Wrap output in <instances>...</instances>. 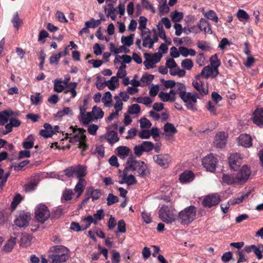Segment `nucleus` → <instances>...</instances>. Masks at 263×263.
I'll return each instance as SVG.
<instances>
[{"mask_svg":"<svg viewBox=\"0 0 263 263\" xmlns=\"http://www.w3.org/2000/svg\"><path fill=\"white\" fill-rule=\"evenodd\" d=\"M64 172L65 175L68 177H75L79 179V182L75 186L74 192L70 189H66L64 191L61 200L62 203L71 200L72 196H74L75 194L76 198H78L82 193V166L78 165L69 167L64 171Z\"/></svg>","mask_w":263,"mask_h":263,"instance_id":"obj_1","label":"nucleus"},{"mask_svg":"<svg viewBox=\"0 0 263 263\" xmlns=\"http://www.w3.org/2000/svg\"><path fill=\"white\" fill-rule=\"evenodd\" d=\"M174 88H175L177 94L179 95L181 100L186 103V106L188 109L194 111L197 110L195 107L198 98L197 93L187 92L185 85L180 83H177Z\"/></svg>","mask_w":263,"mask_h":263,"instance_id":"obj_2","label":"nucleus"},{"mask_svg":"<svg viewBox=\"0 0 263 263\" xmlns=\"http://www.w3.org/2000/svg\"><path fill=\"white\" fill-rule=\"evenodd\" d=\"M20 116L21 112L18 110H13L8 109L2 111L0 112V125H5L9 120V123L13 127H18L21 124V121L16 118Z\"/></svg>","mask_w":263,"mask_h":263,"instance_id":"obj_3","label":"nucleus"},{"mask_svg":"<svg viewBox=\"0 0 263 263\" xmlns=\"http://www.w3.org/2000/svg\"><path fill=\"white\" fill-rule=\"evenodd\" d=\"M126 164L127 166L125 169H129L133 171L137 170L138 175L141 177L144 178L149 173L147 165L143 161L129 157Z\"/></svg>","mask_w":263,"mask_h":263,"instance_id":"obj_4","label":"nucleus"},{"mask_svg":"<svg viewBox=\"0 0 263 263\" xmlns=\"http://www.w3.org/2000/svg\"><path fill=\"white\" fill-rule=\"evenodd\" d=\"M196 215V208L191 205L179 213L178 220L181 224L188 225L194 220Z\"/></svg>","mask_w":263,"mask_h":263,"instance_id":"obj_5","label":"nucleus"},{"mask_svg":"<svg viewBox=\"0 0 263 263\" xmlns=\"http://www.w3.org/2000/svg\"><path fill=\"white\" fill-rule=\"evenodd\" d=\"M174 211V209L171 205H163L159 211V217L163 222L171 223L176 219Z\"/></svg>","mask_w":263,"mask_h":263,"instance_id":"obj_6","label":"nucleus"},{"mask_svg":"<svg viewBox=\"0 0 263 263\" xmlns=\"http://www.w3.org/2000/svg\"><path fill=\"white\" fill-rule=\"evenodd\" d=\"M218 163L217 158L212 153L204 157L202 160V164L207 171L215 172Z\"/></svg>","mask_w":263,"mask_h":263,"instance_id":"obj_7","label":"nucleus"},{"mask_svg":"<svg viewBox=\"0 0 263 263\" xmlns=\"http://www.w3.org/2000/svg\"><path fill=\"white\" fill-rule=\"evenodd\" d=\"M50 215L49 209L44 204H41L36 207L35 210V217L36 220L41 222H44Z\"/></svg>","mask_w":263,"mask_h":263,"instance_id":"obj_8","label":"nucleus"},{"mask_svg":"<svg viewBox=\"0 0 263 263\" xmlns=\"http://www.w3.org/2000/svg\"><path fill=\"white\" fill-rule=\"evenodd\" d=\"M31 220V214L29 212L22 211L14 220V223L20 228L27 227Z\"/></svg>","mask_w":263,"mask_h":263,"instance_id":"obj_9","label":"nucleus"},{"mask_svg":"<svg viewBox=\"0 0 263 263\" xmlns=\"http://www.w3.org/2000/svg\"><path fill=\"white\" fill-rule=\"evenodd\" d=\"M70 128L72 129V136L70 138V142L78 145L80 148H82V128H77L71 126Z\"/></svg>","mask_w":263,"mask_h":263,"instance_id":"obj_10","label":"nucleus"},{"mask_svg":"<svg viewBox=\"0 0 263 263\" xmlns=\"http://www.w3.org/2000/svg\"><path fill=\"white\" fill-rule=\"evenodd\" d=\"M251 172L250 168L247 165L242 166L236 175L239 184H243L249 179Z\"/></svg>","mask_w":263,"mask_h":263,"instance_id":"obj_11","label":"nucleus"},{"mask_svg":"<svg viewBox=\"0 0 263 263\" xmlns=\"http://www.w3.org/2000/svg\"><path fill=\"white\" fill-rule=\"evenodd\" d=\"M220 201L219 196L217 194H212L206 196L202 202L204 207L210 208L217 205Z\"/></svg>","mask_w":263,"mask_h":263,"instance_id":"obj_12","label":"nucleus"},{"mask_svg":"<svg viewBox=\"0 0 263 263\" xmlns=\"http://www.w3.org/2000/svg\"><path fill=\"white\" fill-rule=\"evenodd\" d=\"M242 163V157L239 153H232L229 158V164L232 170L236 171Z\"/></svg>","mask_w":263,"mask_h":263,"instance_id":"obj_13","label":"nucleus"},{"mask_svg":"<svg viewBox=\"0 0 263 263\" xmlns=\"http://www.w3.org/2000/svg\"><path fill=\"white\" fill-rule=\"evenodd\" d=\"M153 159L156 163L163 168H167L171 161V158L168 154L154 155Z\"/></svg>","mask_w":263,"mask_h":263,"instance_id":"obj_14","label":"nucleus"},{"mask_svg":"<svg viewBox=\"0 0 263 263\" xmlns=\"http://www.w3.org/2000/svg\"><path fill=\"white\" fill-rule=\"evenodd\" d=\"M228 134L226 132H219L215 137L214 145L217 148H222L226 144Z\"/></svg>","mask_w":263,"mask_h":263,"instance_id":"obj_15","label":"nucleus"},{"mask_svg":"<svg viewBox=\"0 0 263 263\" xmlns=\"http://www.w3.org/2000/svg\"><path fill=\"white\" fill-rule=\"evenodd\" d=\"M102 195V193L99 189H94L92 187L87 189L85 198L83 199V202L87 201L89 198H92L93 201L98 200Z\"/></svg>","mask_w":263,"mask_h":263,"instance_id":"obj_16","label":"nucleus"},{"mask_svg":"<svg viewBox=\"0 0 263 263\" xmlns=\"http://www.w3.org/2000/svg\"><path fill=\"white\" fill-rule=\"evenodd\" d=\"M253 122L263 128V108H257L255 110L253 114Z\"/></svg>","mask_w":263,"mask_h":263,"instance_id":"obj_17","label":"nucleus"},{"mask_svg":"<svg viewBox=\"0 0 263 263\" xmlns=\"http://www.w3.org/2000/svg\"><path fill=\"white\" fill-rule=\"evenodd\" d=\"M238 139V144L245 147H250L252 145L251 137L248 134H240Z\"/></svg>","mask_w":263,"mask_h":263,"instance_id":"obj_18","label":"nucleus"},{"mask_svg":"<svg viewBox=\"0 0 263 263\" xmlns=\"http://www.w3.org/2000/svg\"><path fill=\"white\" fill-rule=\"evenodd\" d=\"M222 183L227 185L239 184L236 175L223 174L222 177Z\"/></svg>","mask_w":263,"mask_h":263,"instance_id":"obj_19","label":"nucleus"},{"mask_svg":"<svg viewBox=\"0 0 263 263\" xmlns=\"http://www.w3.org/2000/svg\"><path fill=\"white\" fill-rule=\"evenodd\" d=\"M198 26L200 31H203L205 33H212L210 24L207 20L201 18L198 24Z\"/></svg>","mask_w":263,"mask_h":263,"instance_id":"obj_20","label":"nucleus"},{"mask_svg":"<svg viewBox=\"0 0 263 263\" xmlns=\"http://www.w3.org/2000/svg\"><path fill=\"white\" fill-rule=\"evenodd\" d=\"M194 174L191 171H186L182 173L179 177V180L183 183H187L194 180Z\"/></svg>","mask_w":263,"mask_h":263,"instance_id":"obj_21","label":"nucleus"},{"mask_svg":"<svg viewBox=\"0 0 263 263\" xmlns=\"http://www.w3.org/2000/svg\"><path fill=\"white\" fill-rule=\"evenodd\" d=\"M164 131L166 133L165 136L167 139L177 133V129L174 125L170 123H166L164 126Z\"/></svg>","mask_w":263,"mask_h":263,"instance_id":"obj_22","label":"nucleus"},{"mask_svg":"<svg viewBox=\"0 0 263 263\" xmlns=\"http://www.w3.org/2000/svg\"><path fill=\"white\" fill-rule=\"evenodd\" d=\"M105 137L108 143L111 145H112L119 140V138L118 136L117 132L113 130L108 132Z\"/></svg>","mask_w":263,"mask_h":263,"instance_id":"obj_23","label":"nucleus"},{"mask_svg":"<svg viewBox=\"0 0 263 263\" xmlns=\"http://www.w3.org/2000/svg\"><path fill=\"white\" fill-rule=\"evenodd\" d=\"M117 155L121 158L127 157L130 151L129 148L125 146H120L116 148Z\"/></svg>","mask_w":263,"mask_h":263,"instance_id":"obj_24","label":"nucleus"},{"mask_svg":"<svg viewBox=\"0 0 263 263\" xmlns=\"http://www.w3.org/2000/svg\"><path fill=\"white\" fill-rule=\"evenodd\" d=\"M16 242V238L11 237L7 243L3 247V250L6 252H10L12 251Z\"/></svg>","mask_w":263,"mask_h":263,"instance_id":"obj_25","label":"nucleus"},{"mask_svg":"<svg viewBox=\"0 0 263 263\" xmlns=\"http://www.w3.org/2000/svg\"><path fill=\"white\" fill-rule=\"evenodd\" d=\"M101 24V20H96L93 18H91L89 21L85 22V24L86 28H83V32H86L87 28H96L98 27Z\"/></svg>","mask_w":263,"mask_h":263,"instance_id":"obj_26","label":"nucleus"},{"mask_svg":"<svg viewBox=\"0 0 263 263\" xmlns=\"http://www.w3.org/2000/svg\"><path fill=\"white\" fill-rule=\"evenodd\" d=\"M192 85L193 87L199 92L200 95H201V96L208 94V89L204 87L202 84H200L197 81H194L192 82Z\"/></svg>","mask_w":263,"mask_h":263,"instance_id":"obj_27","label":"nucleus"},{"mask_svg":"<svg viewBox=\"0 0 263 263\" xmlns=\"http://www.w3.org/2000/svg\"><path fill=\"white\" fill-rule=\"evenodd\" d=\"M125 170L123 171V180H124L125 183H127L128 185H132L137 183V180L133 175H127V173H125Z\"/></svg>","mask_w":263,"mask_h":263,"instance_id":"obj_28","label":"nucleus"},{"mask_svg":"<svg viewBox=\"0 0 263 263\" xmlns=\"http://www.w3.org/2000/svg\"><path fill=\"white\" fill-rule=\"evenodd\" d=\"M31 240V236L26 233H22L21 238L20 245L22 247H27L30 245Z\"/></svg>","mask_w":263,"mask_h":263,"instance_id":"obj_29","label":"nucleus"},{"mask_svg":"<svg viewBox=\"0 0 263 263\" xmlns=\"http://www.w3.org/2000/svg\"><path fill=\"white\" fill-rule=\"evenodd\" d=\"M154 79V76L153 74H148L147 73H145L143 74L141 79V86L144 87L147 84H148L151 82H152Z\"/></svg>","mask_w":263,"mask_h":263,"instance_id":"obj_30","label":"nucleus"},{"mask_svg":"<svg viewBox=\"0 0 263 263\" xmlns=\"http://www.w3.org/2000/svg\"><path fill=\"white\" fill-rule=\"evenodd\" d=\"M134 36V34H130L129 36H122L121 37V42L124 45L129 47L133 44Z\"/></svg>","mask_w":263,"mask_h":263,"instance_id":"obj_31","label":"nucleus"},{"mask_svg":"<svg viewBox=\"0 0 263 263\" xmlns=\"http://www.w3.org/2000/svg\"><path fill=\"white\" fill-rule=\"evenodd\" d=\"M91 113H92L93 115L94 119L96 120L102 118L104 116V112L102 111V109L97 106L93 107Z\"/></svg>","mask_w":263,"mask_h":263,"instance_id":"obj_32","label":"nucleus"},{"mask_svg":"<svg viewBox=\"0 0 263 263\" xmlns=\"http://www.w3.org/2000/svg\"><path fill=\"white\" fill-rule=\"evenodd\" d=\"M11 22L13 24V27L17 29H18L19 27L22 24V20L20 18L17 12H16L14 14L13 18L11 20Z\"/></svg>","mask_w":263,"mask_h":263,"instance_id":"obj_33","label":"nucleus"},{"mask_svg":"<svg viewBox=\"0 0 263 263\" xmlns=\"http://www.w3.org/2000/svg\"><path fill=\"white\" fill-rule=\"evenodd\" d=\"M142 46L145 48L151 49L153 47L154 42H152L151 35H146V36L142 38Z\"/></svg>","mask_w":263,"mask_h":263,"instance_id":"obj_34","label":"nucleus"},{"mask_svg":"<svg viewBox=\"0 0 263 263\" xmlns=\"http://www.w3.org/2000/svg\"><path fill=\"white\" fill-rule=\"evenodd\" d=\"M76 85L77 84L76 83H70L69 84L67 85L64 93H67L68 92H71V97L74 98L76 96V91L75 90Z\"/></svg>","mask_w":263,"mask_h":263,"instance_id":"obj_35","label":"nucleus"},{"mask_svg":"<svg viewBox=\"0 0 263 263\" xmlns=\"http://www.w3.org/2000/svg\"><path fill=\"white\" fill-rule=\"evenodd\" d=\"M102 101L105 106L109 107L112 101L111 93L109 91L106 92L103 96Z\"/></svg>","mask_w":263,"mask_h":263,"instance_id":"obj_36","label":"nucleus"},{"mask_svg":"<svg viewBox=\"0 0 263 263\" xmlns=\"http://www.w3.org/2000/svg\"><path fill=\"white\" fill-rule=\"evenodd\" d=\"M105 12L106 13L107 16H110L112 20H114L116 18L115 11L113 5L112 4H109L107 5L106 8H105Z\"/></svg>","mask_w":263,"mask_h":263,"instance_id":"obj_37","label":"nucleus"},{"mask_svg":"<svg viewBox=\"0 0 263 263\" xmlns=\"http://www.w3.org/2000/svg\"><path fill=\"white\" fill-rule=\"evenodd\" d=\"M204 16L208 19L211 20L215 23L218 21V17L214 11L210 10L204 13Z\"/></svg>","mask_w":263,"mask_h":263,"instance_id":"obj_38","label":"nucleus"},{"mask_svg":"<svg viewBox=\"0 0 263 263\" xmlns=\"http://www.w3.org/2000/svg\"><path fill=\"white\" fill-rule=\"evenodd\" d=\"M171 17L173 22H179L183 18V14L182 12L175 11L171 13Z\"/></svg>","mask_w":263,"mask_h":263,"instance_id":"obj_39","label":"nucleus"},{"mask_svg":"<svg viewBox=\"0 0 263 263\" xmlns=\"http://www.w3.org/2000/svg\"><path fill=\"white\" fill-rule=\"evenodd\" d=\"M32 136L30 135L28 136L26 139V140L28 141H25L23 142L22 146L24 148L28 149L32 148L34 146V142L32 140Z\"/></svg>","mask_w":263,"mask_h":263,"instance_id":"obj_40","label":"nucleus"},{"mask_svg":"<svg viewBox=\"0 0 263 263\" xmlns=\"http://www.w3.org/2000/svg\"><path fill=\"white\" fill-rule=\"evenodd\" d=\"M96 120L91 111L88 112L86 114L83 112V125L88 124L89 122Z\"/></svg>","mask_w":263,"mask_h":263,"instance_id":"obj_41","label":"nucleus"},{"mask_svg":"<svg viewBox=\"0 0 263 263\" xmlns=\"http://www.w3.org/2000/svg\"><path fill=\"white\" fill-rule=\"evenodd\" d=\"M42 96L40 93H36L34 95H31L30 97V100L31 104L34 105H36L42 102Z\"/></svg>","mask_w":263,"mask_h":263,"instance_id":"obj_42","label":"nucleus"},{"mask_svg":"<svg viewBox=\"0 0 263 263\" xmlns=\"http://www.w3.org/2000/svg\"><path fill=\"white\" fill-rule=\"evenodd\" d=\"M236 16L240 21L243 20H248L249 18V15L246 11L242 9H239L237 12Z\"/></svg>","mask_w":263,"mask_h":263,"instance_id":"obj_43","label":"nucleus"},{"mask_svg":"<svg viewBox=\"0 0 263 263\" xmlns=\"http://www.w3.org/2000/svg\"><path fill=\"white\" fill-rule=\"evenodd\" d=\"M181 66L184 69L190 70L193 67V61L190 59H184L181 62Z\"/></svg>","mask_w":263,"mask_h":263,"instance_id":"obj_44","label":"nucleus"},{"mask_svg":"<svg viewBox=\"0 0 263 263\" xmlns=\"http://www.w3.org/2000/svg\"><path fill=\"white\" fill-rule=\"evenodd\" d=\"M37 183L35 181H31L24 185V190L26 192H30L35 190Z\"/></svg>","mask_w":263,"mask_h":263,"instance_id":"obj_45","label":"nucleus"},{"mask_svg":"<svg viewBox=\"0 0 263 263\" xmlns=\"http://www.w3.org/2000/svg\"><path fill=\"white\" fill-rule=\"evenodd\" d=\"M136 102L138 103H141L145 105H148L152 103L153 101L148 97H140L136 99Z\"/></svg>","mask_w":263,"mask_h":263,"instance_id":"obj_46","label":"nucleus"},{"mask_svg":"<svg viewBox=\"0 0 263 263\" xmlns=\"http://www.w3.org/2000/svg\"><path fill=\"white\" fill-rule=\"evenodd\" d=\"M119 201V198L117 196L111 193H109L107 198V204L111 205Z\"/></svg>","mask_w":263,"mask_h":263,"instance_id":"obj_47","label":"nucleus"},{"mask_svg":"<svg viewBox=\"0 0 263 263\" xmlns=\"http://www.w3.org/2000/svg\"><path fill=\"white\" fill-rule=\"evenodd\" d=\"M144 57L145 58H147V57H152L151 59L154 62L153 64H156L160 61L161 58L162 57L161 54H159L157 53H155L154 54L151 53H145Z\"/></svg>","mask_w":263,"mask_h":263,"instance_id":"obj_48","label":"nucleus"},{"mask_svg":"<svg viewBox=\"0 0 263 263\" xmlns=\"http://www.w3.org/2000/svg\"><path fill=\"white\" fill-rule=\"evenodd\" d=\"M144 152H150L154 148V144L150 141H144L141 143Z\"/></svg>","mask_w":263,"mask_h":263,"instance_id":"obj_49","label":"nucleus"},{"mask_svg":"<svg viewBox=\"0 0 263 263\" xmlns=\"http://www.w3.org/2000/svg\"><path fill=\"white\" fill-rule=\"evenodd\" d=\"M141 4L142 6L147 10H150L153 13L156 12L155 9L153 5L148 0H141Z\"/></svg>","mask_w":263,"mask_h":263,"instance_id":"obj_50","label":"nucleus"},{"mask_svg":"<svg viewBox=\"0 0 263 263\" xmlns=\"http://www.w3.org/2000/svg\"><path fill=\"white\" fill-rule=\"evenodd\" d=\"M140 106L137 104H134L130 106L128 109L129 114H136L140 111Z\"/></svg>","mask_w":263,"mask_h":263,"instance_id":"obj_51","label":"nucleus"},{"mask_svg":"<svg viewBox=\"0 0 263 263\" xmlns=\"http://www.w3.org/2000/svg\"><path fill=\"white\" fill-rule=\"evenodd\" d=\"M62 82L59 80H55L54 82V90L58 92H61L64 90V86L62 85Z\"/></svg>","mask_w":263,"mask_h":263,"instance_id":"obj_52","label":"nucleus"},{"mask_svg":"<svg viewBox=\"0 0 263 263\" xmlns=\"http://www.w3.org/2000/svg\"><path fill=\"white\" fill-rule=\"evenodd\" d=\"M140 127L142 128H149L152 126V123L147 119L142 118L140 120Z\"/></svg>","mask_w":263,"mask_h":263,"instance_id":"obj_53","label":"nucleus"},{"mask_svg":"<svg viewBox=\"0 0 263 263\" xmlns=\"http://www.w3.org/2000/svg\"><path fill=\"white\" fill-rule=\"evenodd\" d=\"M62 55H64V54L62 52H60L58 54L51 55L49 59L50 64H58L61 57Z\"/></svg>","mask_w":263,"mask_h":263,"instance_id":"obj_54","label":"nucleus"},{"mask_svg":"<svg viewBox=\"0 0 263 263\" xmlns=\"http://www.w3.org/2000/svg\"><path fill=\"white\" fill-rule=\"evenodd\" d=\"M112 254L111 256V262L112 263H119L120 261V254L118 252L115 250H112L111 251Z\"/></svg>","mask_w":263,"mask_h":263,"instance_id":"obj_55","label":"nucleus"},{"mask_svg":"<svg viewBox=\"0 0 263 263\" xmlns=\"http://www.w3.org/2000/svg\"><path fill=\"white\" fill-rule=\"evenodd\" d=\"M161 82L166 88H173L176 85V82L174 80H164L162 79Z\"/></svg>","mask_w":263,"mask_h":263,"instance_id":"obj_56","label":"nucleus"},{"mask_svg":"<svg viewBox=\"0 0 263 263\" xmlns=\"http://www.w3.org/2000/svg\"><path fill=\"white\" fill-rule=\"evenodd\" d=\"M147 19L145 16H140L139 19V26L138 29L139 30H143L146 29Z\"/></svg>","mask_w":263,"mask_h":263,"instance_id":"obj_57","label":"nucleus"},{"mask_svg":"<svg viewBox=\"0 0 263 263\" xmlns=\"http://www.w3.org/2000/svg\"><path fill=\"white\" fill-rule=\"evenodd\" d=\"M63 214V209L58 208L51 212V218L53 219L59 218Z\"/></svg>","mask_w":263,"mask_h":263,"instance_id":"obj_58","label":"nucleus"},{"mask_svg":"<svg viewBox=\"0 0 263 263\" xmlns=\"http://www.w3.org/2000/svg\"><path fill=\"white\" fill-rule=\"evenodd\" d=\"M210 61L211 65L214 67L218 68L220 65V61L218 59L216 54L211 57L210 58Z\"/></svg>","mask_w":263,"mask_h":263,"instance_id":"obj_59","label":"nucleus"},{"mask_svg":"<svg viewBox=\"0 0 263 263\" xmlns=\"http://www.w3.org/2000/svg\"><path fill=\"white\" fill-rule=\"evenodd\" d=\"M197 45L199 48L203 51H208L210 49V47L208 45V43L204 41H198Z\"/></svg>","mask_w":263,"mask_h":263,"instance_id":"obj_60","label":"nucleus"},{"mask_svg":"<svg viewBox=\"0 0 263 263\" xmlns=\"http://www.w3.org/2000/svg\"><path fill=\"white\" fill-rule=\"evenodd\" d=\"M233 258V253L230 252H225L221 256V260L223 262H228Z\"/></svg>","mask_w":263,"mask_h":263,"instance_id":"obj_61","label":"nucleus"},{"mask_svg":"<svg viewBox=\"0 0 263 263\" xmlns=\"http://www.w3.org/2000/svg\"><path fill=\"white\" fill-rule=\"evenodd\" d=\"M99 128L97 125L92 124L88 126L87 131L91 135H96L97 131Z\"/></svg>","mask_w":263,"mask_h":263,"instance_id":"obj_62","label":"nucleus"},{"mask_svg":"<svg viewBox=\"0 0 263 263\" xmlns=\"http://www.w3.org/2000/svg\"><path fill=\"white\" fill-rule=\"evenodd\" d=\"M118 230L120 233L126 232V224L124 220H120L118 222Z\"/></svg>","mask_w":263,"mask_h":263,"instance_id":"obj_63","label":"nucleus"},{"mask_svg":"<svg viewBox=\"0 0 263 263\" xmlns=\"http://www.w3.org/2000/svg\"><path fill=\"white\" fill-rule=\"evenodd\" d=\"M53 134H54V131H48L45 129H41L40 131V135L46 138L51 137Z\"/></svg>","mask_w":263,"mask_h":263,"instance_id":"obj_64","label":"nucleus"}]
</instances>
